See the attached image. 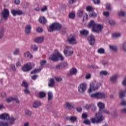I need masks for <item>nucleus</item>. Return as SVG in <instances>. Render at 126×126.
I'll use <instances>...</instances> for the list:
<instances>
[{
	"label": "nucleus",
	"instance_id": "1",
	"mask_svg": "<svg viewBox=\"0 0 126 126\" xmlns=\"http://www.w3.org/2000/svg\"><path fill=\"white\" fill-rule=\"evenodd\" d=\"M0 120H4L6 121H9V124L12 126L14 124V122L16 120V118L14 117H9V115L7 113H3L0 115Z\"/></svg>",
	"mask_w": 126,
	"mask_h": 126
},
{
	"label": "nucleus",
	"instance_id": "42",
	"mask_svg": "<svg viewBox=\"0 0 126 126\" xmlns=\"http://www.w3.org/2000/svg\"><path fill=\"white\" fill-rule=\"evenodd\" d=\"M39 98H44L46 97V93L44 92H40L39 94Z\"/></svg>",
	"mask_w": 126,
	"mask_h": 126
},
{
	"label": "nucleus",
	"instance_id": "36",
	"mask_svg": "<svg viewBox=\"0 0 126 126\" xmlns=\"http://www.w3.org/2000/svg\"><path fill=\"white\" fill-rule=\"evenodd\" d=\"M83 16V10H79V11H78L77 13V16H78V17H82Z\"/></svg>",
	"mask_w": 126,
	"mask_h": 126
},
{
	"label": "nucleus",
	"instance_id": "39",
	"mask_svg": "<svg viewBox=\"0 0 126 126\" xmlns=\"http://www.w3.org/2000/svg\"><path fill=\"white\" fill-rule=\"evenodd\" d=\"M117 78H118V76L117 75L113 76L111 78V82H113V83L116 82L117 81Z\"/></svg>",
	"mask_w": 126,
	"mask_h": 126
},
{
	"label": "nucleus",
	"instance_id": "3",
	"mask_svg": "<svg viewBox=\"0 0 126 126\" xmlns=\"http://www.w3.org/2000/svg\"><path fill=\"white\" fill-rule=\"evenodd\" d=\"M61 29H62V25L59 23H54L49 27L48 30L49 32H53L55 30L59 31Z\"/></svg>",
	"mask_w": 126,
	"mask_h": 126
},
{
	"label": "nucleus",
	"instance_id": "10",
	"mask_svg": "<svg viewBox=\"0 0 126 126\" xmlns=\"http://www.w3.org/2000/svg\"><path fill=\"white\" fill-rule=\"evenodd\" d=\"M2 16L5 21H7V19H8L9 17V10L4 8L2 11Z\"/></svg>",
	"mask_w": 126,
	"mask_h": 126
},
{
	"label": "nucleus",
	"instance_id": "7",
	"mask_svg": "<svg viewBox=\"0 0 126 126\" xmlns=\"http://www.w3.org/2000/svg\"><path fill=\"white\" fill-rule=\"evenodd\" d=\"M97 106L99 109V113L100 114H110V112L105 110V104L102 102H99L97 103Z\"/></svg>",
	"mask_w": 126,
	"mask_h": 126
},
{
	"label": "nucleus",
	"instance_id": "43",
	"mask_svg": "<svg viewBox=\"0 0 126 126\" xmlns=\"http://www.w3.org/2000/svg\"><path fill=\"white\" fill-rule=\"evenodd\" d=\"M83 123V124H84V125H88V126H91V125L90 121H89V120L88 119H85Z\"/></svg>",
	"mask_w": 126,
	"mask_h": 126
},
{
	"label": "nucleus",
	"instance_id": "60",
	"mask_svg": "<svg viewBox=\"0 0 126 126\" xmlns=\"http://www.w3.org/2000/svg\"><path fill=\"white\" fill-rule=\"evenodd\" d=\"M110 7H111V4L107 3L106 5V9H107L108 10H109V9H110Z\"/></svg>",
	"mask_w": 126,
	"mask_h": 126
},
{
	"label": "nucleus",
	"instance_id": "61",
	"mask_svg": "<svg viewBox=\"0 0 126 126\" xmlns=\"http://www.w3.org/2000/svg\"><path fill=\"white\" fill-rule=\"evenodd\" d=\"M38 78V75H34L32 76V80H36V79Z\"/></svg>",
	"mask_w": 126,
	"mask_h": 126
},
{
	"label": "nucleus",
	"instance_id": "13",
	"mask_svg": "<svg viewBox=\"0 0 126 126\" xmlns=\"http://www.w3.org/2000/svg\"><path fill=\"white\" fill-rule=\"evenodd\" d=\"M103 28V25L96 24L94 29L93 32H95V33H99Z\"/></svg>",
	"mask_w": 126,
	"mask_h": 126
},
{
	"label": "nucleus",
	"instance_id": "56",
	"mask_svg": "<svg viewBox=\"0 0 126 126\" xmlns=\"http://www.w3.org/2000/svg\"><path fill=\"white\" fill-rule=\"evenodd\" d=\"M93 1L95 4H99L101 2L100 0H93Z\"/></svg>",
	"mask_w": 126,
	"mask_h": 126
},
{
	"label": "nucleus",
	"instance_id": "31",
	"mask_svg": "<svg viewBox=\"0 0 126 126\" xmlns=\"http://www.w3.org/2000/svg\"><path fill=\"white\" fill-rule=\"evenodd\" d=\"M54 84H55V80H54V79L53 78L50 79L48 84V86L49 87H53Z\"/></svg>",
	"mask_w": 126,
	"mask_h": 126
},
{
	"label": "nucleus",
	"instance_id": "38",
	"mask_svg": "<svg viewBox=\"0 0 126 126\" xmlns=\"http://www.w3.org/2000/svg\"><path fill=\"white\" fill-rule=\"evenodd\" d=\"M31 48L32 49V50H33L34 52H36V51H38V47L35 44H32L31 46Z\"/></svg>",
	"mask_w": 126,
	"mask_h": 126
},
{
	"label": "nucleus",
	"instance_id": "64",
	"mask_svg": "<svg viewBox=\"0 0 126 126\" xmlns=\"http://www.w3.org/2000/svg\"><path fill=\"white\" fill-rule=\"evenodd\" d=\"M111 26H115V25H116V22L114 20H111Z\"/></svg>",
	"mask_w": 126,
	"mask_h": 126
},
{
	"label": "nucleus",
	"instance_id": "18",
	"mask_svg": "<svg viewBox=\"0 0 126 126\" xmlns=\"http://www.w3.org/2000/svg\"><path fill=\"white\" fill-rule=\"evenodd\" d=\"M77 73V69L75 67H72L69 71V73L67 74L68 76H71L72 75H75Z\"/></svg>",
	"mask_w": 126,
	"mask_h": 126
},
{
	"label": "nucleus",
	"instance_id": "24",
	"mask_svg": "<svg viewBox=\"0 0 126 126\" xmlns=\"http://www.w3.org/2000/svg\"><path fill=\"white\" fill-rule=\"evenodd\" d=\"M41 105V102L35 100L33 103V108H39Z\"/></svg>",
	"mask_w": 126,
	"mask_h": 126
},
{
	"label": "nucleus",
	"instance_id": "59",
	"mask_svg": "<svg viewBox=\"0 0 126 126\" xmlns=\"http://www.w3.org/2000/svg\"><path fill=\"white\" fill-rule=\"evenodd\" d=\"M86 79H90L91 78V74H87L85 77Z\"/></svg>",
	"mask_w": 126,
	"mask_h": 126
},
{
	"label": "nucleus",
	"instance_id": "30",
	"mask_svg": "<svg viewBox=\"0 0 126 126\" xmlns=\"http://www.w3.org/2000/svg\"><path fill=\"white\" fill-rule=\"evenodd\" d=\"M108 74V72L105 70H101L99 72V75L100 76H106Z\"/></svg>",
	"mask_w": 126,
	"mask_h": 126
},
{
	"label": "nucleus",
	"instance_id": "63",
	"mask_svg": "<svg viewBox=\"0 0 126 126\" xmlns=\"http://www.w3.org/2000/svg\"><path fill=\"white\" fill-rule=\"evenodd\" d=\"M121 106H126V100H123L121 102Z\"/></svg>",
	"mask_w": 126,
	"mask_h": 126
},
{
	"label": "nucleus",
	"instance_id": "62",
	"mask_svg": "<svg viewBox=\"0 0 126 126\" xmlns=\"http://www.w3.org/2000/svg\"><path fill=\"white\" fill-rule=\"evenodd\" d=\"M101 63H102V64H103V65L106 66L108 64V62L102 61Z\"/></svg>",
	"mask_w": 126,
	"mask_h": 126
},
{
	"label": "nucleus",
	"instance_id": "46",
	"mask_svg": "<svg viewBox=\"0 0 126 126\" xmlns=\"http://www.w3.org/2000/svg\"><path fill=\"white\" fill-rule=\"evenodd\" d=\"M118 15L122 17L125 16L126 15V12L121 10L118 13Z\"/></svg>",
	"mask_w": 126,
	"mask_h": 126
},
{
	"label": "nucleus",
	"instance_id": "29",
	"mask_svg": "<svg viewBox=\"0 0 126 126\" xmlns=\"http://www.w3.org/2000/svg\"><path fill=\"white\" fill-rule=\"evenodd\" d=\"M41 70V68H40L39 69L35 68L31 72V74H35V73H38V72H40Z\"/></svg>",
	"mask_w": 126,
	"mask_h": 126
},
{
	"label": "nucleus",
	"instance_id": "4",
	"mask_svg": "<svg viewBox=\"0 0 126 126\" xmlns=\"http://www.w3.org/2000/svg\"><path fill=\"white\" fill-rule=\"evenodd\" d=\"M91 97L96 99H105V98H107V94L105 93L96 92L94 94H92Z\"/></svg>",
	"mask_w": 126,
	"mask_h": 126
},
{
	"label": "nucleus",
	"instance_id": "40",
	"mask_svg": "<svg viewBox=\"0 0 126 126\" xmlns=\"http://www.w3.org/2000/svg\"><path fill=\"white\" fill-rule=\"evenodd\" d=\"M69 18H71V19H74L75 17V13H70L68 15Z\"/></svg>",
	"mask_w": 126,
	"mask_h": 126
},
{
	"label": "nucleus",
	"instance_id": "19",
	"mask_svg": "<svg viewBox=\"0 0 126 126\" xmlns=\"http://www.w3.org/2000/svg\"><path fill=\"white\" fill-rule=\"evenodd\" d=\"M44 39L45 38L44 36H39L34 38L33 41L35 42V43H40L44 42Z\"/></svg>",
	"mask_w": 126,
	"mask_h": 126
},
{
	"label": "nucleus",
	"instance_id": "52",
	"mask_svg": "<svg viewBox=\"0 0 126 126\" xmlns=\"http://www.w3.org/2000/svg\"><path fill=\"white\" fill-rule=\"evenodd\" d=\"M36 32L38 33H41V32H43V28L42 27L37 28L36 29Z\"/></svg>",
	"mask_w": 126,
	"mask_h": 126
},
{
	"label": "nucleus",
	"instance_id": "45",
	"mask_svg": "<svg viewBox=\"0 0 126 126\" xmlns=\"http://www.w3.org/2000/svg\"><path fill=\"white\" fill-rule=\"evenodd\" d=\"M97 53L98 54H105V49L103 48H99L97 50Z\"/></svg>",
	"mask_w": 126,
	"mask_h": 126
},
{
	"label": "nucleus",
	"instance_id": "17",
	"mask_svg": "<svg viewBox=\"0 0 126 126\" xmlns=\"http://www.w3.org/2000/svg\"><path fill=\"white\" fill-rule=\"evenodd\" d=\"M67 66V63H61L56 66V69H62L63 67Z\"/></svg>",
	"mask_w": 126,
	"mask_h": 126
},
{
	"label": "nucleus",
	"instance_id": "49",
	"mask_svg": "<svg viewBox=\"0 0 126 126\" xmlns=\"http://www.w3.org/2000/svg\"><path fill=\"white\" fill-rule=\"evenodd\" d=\"M10 69H11V70H12V71H16V69L15 68V65H14V64H11Z\"/></svg>",
	"mask_w": 126,
	"mask_h": 126
},
{
	"label": "nucleus",
	"instance_id": "27",
	"mask_svg": "<svg viewBox=\"0 0 126 126\" xmlns=\"http://www.w3.org/2000/svg\"><path fill=\"white\" fill-rule=\"evenodd\" d=\"M122 36V33L121 32H115L112 34L113 38H120Z\"/></svg>",
	"mask_w": 126,
	"mask_h": 126
},
{
	"label": "nucleus",
	"instance_id": "22",
	"mask_svg": "<svg viewBox=\"0 0 126 126\" xmlns=\"http://www.w3.org/2000/svg\"><path fill=\"white\" fill-rule=\"evenodd\" d=\"M80 34L82 36H88L89 34V32L86 30H83L82 31H80Z\"/></svg>",
	"mask_w": 126,
	"mask_h": 126
},
{
	"label": "nucleus",
	"instance_id": "12",
	"mask_svg": "<svg viewBox=\"0 0 126 126\" xmlns=\"http://www.w3.org/2000/svg\"><path fill=\"white\" fill-rule=\"evenodd\" d=\"M87 40L91 46H93L95 44V37L93 34H90L87 38Z\"/></svg>",
	"mask_w": 126,
	"mask_h": 126
},
{
	"label": "nucleus",
	"instance_id": "47",
	"mask_svg": "<svg viewBox=\"0 0 126 126\" xmlns=\"http://www.w3.org/2000/svg\"><path fill=\"white\" fill-rule=\"evenodd\" d=\"M21 86H22V87H25V88H28V84L25 81H23L22 82V84L21 85Z\"/></svg>",
	"mask_w": 126,
	"mask_h": 126
},
{
	"label": "nucleus",
	"instance_id": "14",
	"mask_svg": "<svg viewBox=\"0 0 126 126\" xmlns=\"http://www.w3.org/2000/svg\"><path fill=\"white\" fill-rule=\"evenodd\" d=\"M32 69V65L29 63H27L23 66H22V70L23 71H29Z\"/></svg>",
	"mask_w": 126,
	"mask_h": 126
},
{
	"label": "nucleus",
	"instance_id": "26",
	"mask_svg": "<svg viewBox=\"0 0 126 126\" xmlns=\"http://www.w3.org/2000/svg\"><path fill=\"white\" fill-rule=\"evenodd\" d=\"M47 95H48V101H51L53 100V93L52 92H48L47 93Z\"/></svg>",
	"mask_w": 126,
	"mask_h": 126
},
{
	"label": "nucleus",
	"instance_id": "15",
	"mask_svg": "<svg viewBox=\"0 0 126 126\" xmlns=\"http://www.w3.org/2000/svg\"><path fill=\"white\" fill-rule=\"evenodd\" d=\"M96 23H95V21L94 20H91L90 22H89L87 27L88 28L91 29L92 28V31L93 32L94 29L95 28V26L96 25Z\"/></svg>",
	"mask_w": 126,
	"mask_h": 126
},
{
	"label": "nucleus",
	"instance_id": "32",
	"mask_svg": "<svg viewBox=\"0 0 126 126\" xmlns=\"http://www.w3.org/2000/svg\"><path fill=\"white\" fill-rule=\"evenodd\" d=\"M25 115L28 116V117H31L32 115V112L30 111L29 109H26L25 110Z\"/></svg>",
	"mask_w": 126,
	"mask_h": 126
},
{
	"label": "nucleus",
	"instance_id": "50",
	"mask_svg": "<svg viewBox=\"0 0 126 126\" xmlns=\"http://www.w3.org/2000/svg\"><path fill=\"white\" fill-rule=\"evenodd\" d=\"M23 91L26 94H30V91H29V89L28 88H26L25 89L23 90Z\"/></svg>",
	"mask_w": 126,
	"mask_h": 126
},
{
	"label": "nucleus",
	"instance_id": "44",
	"mask_svg": "<svg viewBox=\"0 0 126 126\" xmlns=\"http://www.w3.org/2000/svg\"><path fill=\"white\" fill-rule=\"evenodd\" d=\"M90 17H97V14L93 11L90 14Z\"/></svg>",
	"mask_w": 126,
	"mask_h": 126
},
{
	"label": "nucleus",
	"instance_id": "33",
	"mask_svg": "<svg viewBox=\"0 0 126 126\" xmlns=\"http://www.w3.org/2000/svg\"><path fill=\"white\" fill-rule=\"evenodd\" d=\"M69 120L70 121V122H71V123H75V122L77 121V118L74 116H70L69 118Z\"/></svg>",
	"mask_w": 126,
	"mask_h": 126
},
{
	"label": "nucleus",
	"instance_id": "55",
	"mask_svg": "<svg viewBox=\"0 0 126 126\" xmlns=\"http://www.w3.org/2000/svg\"><path fill=\"white\" fill-rule=\"evenodd\" d=\"M103 14L104 16H105L106 17H108V16H110V12L103 11Z\"/></svg>",
	"mask_w": 126,
	"mask_h": 126
},
{
	"label": "nucleus",
	"instance_id": "6",
	"mask_svg": "<svg viewBox=\"0 0 126 126\" xmlns=\"http://www.w3.org/2000/svg\"><path fill=\"white\" fill-rule=\"evenodd\" d=\"M59 58L61 61H63V57L59 53H55L49 57V59L53 62H57L59 61Z\"/></svg>",
	"mask_w": 126,
	"mask_h": 126
},
{
	"label": "nucleus",
	"instance_id": "5",
	"mask_svg": "<svg viewBox=\"0 0 126 126\" xmlns=\"http://www.w3.org/2000/svg\"><path fill=\"white\" fill-rule=\"evenodd\" d=\"M101 85H102V84L101 83H91L90 89L88 90V93H91V92H92V91H95V90H97V89H98V88H99V87L101 86Z\"/></svg>",
	"mask_w": 126,
	"mask_h": 126
},
{
	"label": "nucleus",
	"instance_id": "37",
	"mask_svg": "<svg viewBox=\"0 0 126 126\" xmlns=\"http://www.w3.org/2000/svg\"><path fill=\"white\" fill-rule=\"evenodd\" d=\"M47 63V61L45 60H42L40 61V67L39 68H41V69L44 67V65Z\"/></svg>",
	"mask_w": 126,
	"mask_h": 126
},
{
	"label": "nucleus",
	"instance_id": "9",
	"mask_svg": "<svg viewBox=\"0 0 126 126\" xmlns=\"http://www.w3.org/2000/svg\"><path fill=\"white\" fill-rule=\"evenodd\" d=\"M87 88V85L85 83H82L79 84L78 87V91L79 93H84Z\"/></svg>",
	"mask_w": 126,
	"mask_h": 126
},
{
	"label": "nucleus",
	"instance_id": "8",
	"mask_svg": "<svg viewBox=\"0 0 126 126\" xmlns=\"http://www.w3.org/2000/svg\"><path fill=\"white\" fill-rule=\"evenodd\" d=\"M67 41L68 43L71 45H75V44H77L75 36L71 34L67 37Z\"/></svg>",
	"mask_w": 126,
	"mask_h": 126
},
{
	"label": "nucleus",
	"instance_id": "54",
	"mask_svg": "<svg viewBox=\"0 0 126 126\" xmlns=\"http://www.w3.org/2000/svg\"><path fill=\"white\" fill-rule=\"evenodd\" d=\"M87 117L88 116H87V114L86 113H83L82 114V119L84 120H86V119H87Z\"/></svg>",
	"mask_w": 126,
	"mask_h": 126
},
{
	"label": "nucleus",
	"instance_id": "34",
	"mask_svg": "<svg viewBox=\"0 0 126 126\" xmlns=\"http://www.w3.org/2000/svg\"><path fill=\"white\" fill-rule=\"evenodd\" d=\"M125 94H126V91H121L119 93V97H120V99H123V98H124V97H125Z\"/></svg>",
	"mask_w": 126,
	"mask_h": 126
},
{
	"label": "nucleus",
	"instance_id": "21",
	"mask_svg": "<svg viewBox=\"0 0 126 126\" xmlns=\"http://www.w3.org/2000/svg\"><path fill=\"white\" fill-rule=\"evenodd\" d=\"M5 30V28H4V27L1 26V27L0 28V39H2V37H3Z\"/></svg>",
	"mask_w": 126,
	"mask_h": 126
},
{
	"label": "nucleus",
	"instance_id": "28",
	"mask_svg": "<svg viewBox=\"0 0 126 126\" xmlns=\"http://www.w3.org/2000/svg\"><path fill=\"white\" fill-rule=\"evenodd\" d=\"M66 107L67 108L68 110H71L73 108V106L71 104V103L66 102L65 103Z\"/></svg>",
	"mask_w": 126,
	"mask_h": 126
},
{
	"label": "nucleus",
	"instance_id": "48",
	"mask_svg": "<svg viewBox=\"0 0 126 126\" xmlns=\"http://www.w3.org/2000/svg\"><path fill=\"white\" fill-rule=\"evenodd\" d=\"M122 48L123 51L126 53V41L123 42L122 44Z\"/></svg>",
	"mask_w": 126,
	"mask_h": 126
},
{
	"label": "nucleus",
	"instance_id": "41",
	"mask_svg": "<svg viewBox=\"0 0 126 126\" xmlns=\"http://www.w3.org/2000/svg\"><path fill=\"white\" fill-rule=\"evenodd\" d=\"M12 101H14V99L13 97H10L6 99V102L7 103H11Z\"/></svg>",
	"mask_w": 126,
	"mask_h": 126
},
{
	"label": "nucleus",
	"instance_id": "35",
	"mask_svg": "<svg viewBox=\"0 0 126 126\" xmlns=\"http://www.w3.org/2000/svg\"><path fill=\"white\" fill-rule=\"evenodd\" d=\"M111 50L114 52L115 53H117L118 52V46L115 45H111Z\"/></svg>",
	"mask_w": 126,
	"mask_h": 126
},
{
	"label": "nucleus",
	"instance_id": "53",
	"mask_svg": "<svg viewBox=\"0 0 126 126\" xmlns=\"http://www.w3.org/2000/svg\"><path fill=\"white\" fill-rule=\"evenodd\" d=\"M18 54H19V49L17 48L14 51L13 54L15 55V56H16L17 55H18Z\"/></svg>",
	"mask_w": 126,
	"mask_h": 126
},
{
	"label": "nucleus",
	"instance_id": "58",
	"mask_svg": "<svg viewBox=\"0 0 126 126\" xmlns=\"http://www.w3.org/2000/svg\"><path fill=\"white\" fill-rule=\"evenodd\" d=\"M47 9V6L45 5L41 8V11L42 12H44V11H46Z\"/></svg>",
	"mask_w": 126,
	"mask_h": 126
},
{
	"label": "nucleus",
	"instance_id": "20",
	"mask_svg": "<svg viewBox=\"0 0 126 126\" xmlns=\"http://www.w3.org/2000/svg\"><path fill=\"white\" fill-rule=\"evenodd\" d=\"M31 25H27L25 28V32L26 34L28 35L29 34H30L31 33Z\"/></svg>",
	"mask_w": 126,
	"mask_h": 126
},
{
	"label": "nucleus",
	"instance_id": "23",
	"mask_svg": "<svg viewBox=\"0 0 126 126\" xmlns=\"http://www.w3.org/2000/svg\"><path fill=\"white\" fill-rule=\"evenodd\" d=\"M39 22L41 24H46L47 23V19L45 17H40L39 19Z\"/></svg>",
	"mask_w": 126,
	"mask_h": 126
},
{
	"label": "nucleus",
	"instance_id": "57",
	"mask_svg": "<svg viewBox=\"0 0 126 126\" xmlns=\"http://www.w3.org/2000/svg\"><path fill=\"white\" fill-rule=\"evenodd\" d=\"M92 9H93V8L91 6H89L86 7V10L87 11H90V12L92 11Z\"/></svg>",
	"mask_w": 126,
	"mask_h": 126
},
{
	"label": "nucleus",
	"instance_id": "16",
	"mask_svg": "<svg viewBox=\"0 0 126 126\" xmlns=\"http://www.w3.org/2000/svg\"><path fill=\"white\" fill-rule=\"evenodd\" d=\"M11 13L13 16H16V15H22L23 12L20 10H11Z\"/></svg>",
	"mask_w": 126,
	"mask_h": 126
},
{
	"label": "nucleus",
	"instance_id": "2",
	"mask_svg": "<svg viewBox=\"0 0 126 126\" xmlns=\"http://www.w3.org/2000/svg\"><path fill=\"white\" fill-rule=\"evenodd\" d=\"M101 113L99 112L98 113L95 114V117L92 118L91 120L92 124H100L101 122H103L105 120V117L101 115Z\"/></svg>",
	"mask_w": 126,
	"mask_h": 126
},
{
	"label": "nucleus",
	"instance_id": "51",
	"mask_svg": "<svg viewBox=\"0 0 126 126\" xmlns=\"http://www.w3.org/2000/svg\"><path fill=\"white\" fill-rule=\"evenodd\" d=\"M0 125L1 126H8V123L7 122H0Z\"/></svg>",
	"mask_w": 126,
	"mask_h": 126
},
{
	"label": "nucleus",
	"instance_id": "11",
	"mask_svg": "<svg viewBox=\"0 0 126 126\" xmlns=\"http://www.w3.org/2000/svg\"><path fill=\"white\" fill-rule=\"evenodd\" d=\"M72 48L69 46H66L65 49L63 51L64 55L65 57H70L73 54V51L70 50Z\"/></svg>",
	"mask_w": 126,
	"mask_h": 126
},
{
	"label": "nucleus",
	"instance_id": "25",
	"mask_svg": "<svg viewBox=\"0 0 126 126\" xmlns=\"http://www.w3.org/2000/svg\"><path fill=\"white\" fill-rule=\"evenodd\" d=\"M24 57H26L27 58H29V59H32L33 58V55L31 54L30 52L27 51L24 54Z\"/></svg>",
	"mask_w": 126,
	"mask_h": 126
}]
</instances>
